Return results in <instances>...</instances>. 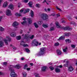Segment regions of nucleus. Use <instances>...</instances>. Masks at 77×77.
Returning a JSON list of instances; mask_svg holds the SVG:
<instances>
[{
	"label": "nucleus",
	"instance_id": "412c9836",
	"mask_svg": "<svg viewBox=\"0 0 77 77\" xmlns=\"http://www.w3.org/2000/svg\"><path fill=\"white\" fill-rule=\"evenodd\" d=\"M43 27H44V28H47L48 27V24H43L42 25Z\"/></svg>",
	"mask_w": 77,
	"mask_h": 77
},
{
	"label": "nucleus",
	"instance_id": "5fc2aeb1",
	"mask_svg": "<svg viewBox=\"0 0 77 77\" xmlns=\"http://www.w3.org/2000/svg\"><path fill=\"white\" fill-rule=\"evenodd\" d=\"M36 77H40V76H39V74H38L37 75H35Z\"/></svg>",
	"mask_w": 77,
	"mask_h": 77
},
{
	"label": "nucleus",
	"instance_id": "423d86ee",
	"mask_svg": "<svg viewBox=\"0 0 77 77\" xmlns=\"http://www.w3.org/2000/svg\"><path fill=\"white\" fill-rule=\"evenodd\" d=\"M18 23L17 21H15L13 23V24L12 26H13V27H16V26H17L18 25Z\"/></svg>",
	"mask_w": 77,
	"mask_h": 77
},
{
	"label": "nucleus",
	"instance_id": "4be33fe9",
	"mask_svg": "<svg viewBox=\"0 0 77 77\" xmlns=\"http://www.w3.org/2000/svg\"><path fill=\"white\" fill-rule=\"evenodd\" d=\"M64 38H65V36L64 35L62 36L59 38L58 40H60V39H64Z\"/></svg>",
	"mask_w": 77,
	"mask_h": 77
},
{
	"label": "nucleus",
	"instance_id": "20e7f679",
	"mask_svg": "<svg viewBox=\"0 0 77 77\" xmlns=\"http://www.w3.org/2000/svg\"><path fill=\"white\" fill-rule=\"evenodd\" d=\"M45 48H42L40 49V51L39 52L38 54H37V56H41L44 54L45 53Z\"/></svg>",
	"mask_w": 77,
	"mask_h": 77
},
{
	"label": "nucleus",
	"instance_id": "2eb2a0df",
	"mask_svg": "<svg viewBox=\"0 0 77 77\" xmlns=\"http://www.w3.org/2000/svg\"><path fill=\"white\" fill-rule=\"evenodd\" d=\"M15 67L16 68V69H20V68H21V66H20V65L17 64L16 65Z\"/></svg>",
	"mask_w": 77,
	"mask_h": 77
},
{
	"label": "nucleus",
	"instance_id": "0eeeda50",
	"mask_svg": "<svg viewBox=\"0 0 77 77\" xmlns=\"http://www.w3.org/2000/svg\"><path fill=\"white\" fill-rule=\"evenodd\" d=\"M34 43L35 44V46H38V44L39 43V42L37 41V40L36 39L34 40V41H33Z\"/></svg>",
	"mask_w": 77,
	"mask_h": 77
},
{
	"label": "nucleus",
	"instance_id": "473e14b6",
	"mask_svg": "<svg viewBox=\"0 0 77 77\" xmlns=\"http://www.w3.org/2000/svg\"><path fill=\"white\" fill-rule=\"evenodd\" d=\"M50 31H52V30H54V28L53 27H51L50 28Z\"/></svg>",
	"mask_w": 77,
	"mask_h": 77
},
{
	"label": "nucleus",
	"instance_id": "ea45409f",
	"mask_svg": "<svg viewBox=\"0 0 77 77\" xmlns=\"http://www.w3.org/2000/svg\"><path fill=\"white\" fill-rule=\"evenodd\" d=\"M21 38V36H19L18 37H17L16 39H17V40H20V39Z\"/></svg>",
	"mask_w": 77,
	"mask_h": 77
},
{
	"label": "nucleus",
	"instance_id": "8fccbe9b",
	"mask_svg": "<svg viewBox=\"0 0 77 77\" xmlns=\"http://www.w3.org/2000/svg\"><path fill=\"white\" fill-rule=\"evenodd\" d=\"M24 3H27L29 2L28 0H24V1H23Z\"/></svg>",
	"mask_w": 77,
	"mask_h": 77
},
{
	"label": "nucleus",
	"instance_id": "ddd939ff",
	"mask_svg": "<svg viewBox=\"0 0 77 77\" xmlns=\"http://www.w3.org/2000/svg\"><path fill=\"white\" fill-rule=\"evenodd\" d=\"M4 46V42L2 41H0V47Z\"/></svg>",
	"mask_w": 77,
	"mask_h": 77
},
{
	"label": "nucleus",
	"instance_id": "37998d69",
	"mask_svg": "<svg viewBox=\"0 0 77 77\" xmlns=\"http://www.w3.org/2000/svg\"><path fill=\"white\" fill-rule=\"evenodd\" d=\"M31 45L32 46H36L35 43L33 42V41L31 43Z\"/></svg>",
	"mask_w": 77,
	"mask_h": 77
},
{
	"label": "nucleus",
	"instance_id": "9d476101",
	"mask_svg": "<svg viewBox=\"0 0 77 77\" xmlns=\"http://www.w3.org/2000/svg\"><path fill=\"white\" fill-rule=\"evenodd\" d=\"M8 8L11 9H14V5L12 4H11L9 5Z\"/></svg>",
	"mask_w": 77,
	"mask_h": 77
},
{
	"label": "nucleus",
	"instance_id": "79ce46f5",
	"mask_svg": "<svg viewBox=\"0 0 77 77\" xmlns=\"http://www.w3.org/2000/svg\"><path fill=\"white\" fill-rule=\"evenodd\" d=\"M27 23V21H24L23 22L21 23V24H23V25H24V24H26Z\"/></svg>",
	"mask_w": 77,
	"mask_h": 77
},
{
	"label": "nucleus",
	"instance_id": "c03bdc74",
	"mask_svg": "<svg viewBox=\"0 0 77 77\" xmlns=\"http://www.w3.org/2000/svg\"><path fill=\"white\" fill-rule=\"evenodd\" d=\"M23 46L24 47H28L29 45H27V44H24Z\"/></svg>",
	"mask_w": 77,
	"mask_h": 77
},
{
	"label": "nucleus",
	"instance_id": "e2e57ef3",
	"mask_svg": "<svg viewBox=\"0 0 77 77\" xmlns=\"http://www.w3.org/2000/svg\"><path fill=\"white\" fill-rule=\"evenodd\" d=\"M47 11H48L49 12V11H50V8H48Z\"/></svg>",
	"mask_w": 77,
	"mask_h": 77
},
{
	"label": "nucleus",
	"instance_id": "c85d7f7f",
	"mask_svg": "<svg viewBox=\"0 0 77 77\" xmlns=\"http://www.w3.org/2000/svg\"><path fill=\"white\" fill-rule=\"evenodd\" d=\"M27 67H28V66H27V64H26L25 65L24 67V69H27Z\"/></svg>",
	"mask_w": 77,
	"mask_h": 77
},
{
	"label": "nucleus",
	"instance_id": "f03ea898",
	"mask_svg": "<svg viewBox=\"0 0 77 77\" xmlns=\"http://www.w3.org/2000/svg\"><path fill=\"white\" fill-rule=\"evenodd\" d=\"M55 24L57 28H61L63 29L64 30H72V28H70L69 27H65L63 26H61L59 25V23L57 22H56Z\"/></svg>",
	"mask_w": 77,
	"mask_h": 77
},
{
	"label": "nucleus",
	"instance_id": "3c124183",
	"mask_svg": "<svg viewBox=\"0 0 77 77\" xmlns=\"http://www.w3.org/2000/svg\"><path fill=\"white\" fill-rule=\"evenodd\" d=\"M71 47H72L73 48H75V45H72Z\"/></svg>",
	"mask_w": 77,
	"mask_h": 77
},
{
	"label": "nucleus",
	"instance_id": "bb28decb",
	"mask_svg": "<svg viewBox=\"0 0 77 77\" xmlns=\"http://www.w3.org/2000/svg\"><path fill=\"white\" fill-rule=\"evenodd\" d=\"M35 6L37 8H40L41 6V5H40V4H37Z\"/></svg>",
	"mask_w": 77,
	"mask_h": 77
},
{
	"label": "nucleus",
	"instance_id": "052dcab7",
	"mask_svg": "<svg viewBox=\"0 0 77 77\" xmlns=\"http://www.w3.org/2000/svg\"><path fill=\"white\" fill-rule=\"evenodd\" d=\"M26 69L27 71H29V70H30V68H27Z\"/></svg>",
	"mask_w": 77,
	"mask_h": 77
},
{
	"label": "nucleus",
	"instance_id": "7c9ffc66",
	"mask_svg": "<svg viewBox=\"0 0 77 77\" xmlns=\"http://www.w3.org/2000/svg\"><path fill=\"white\" fill-rule=\"evenodd\" d=\"M38 24H41L42 23V21H38L37 22Z\"/></svg>",
	"mask_w": 77,
	"mask_h": 77
},
{
	"label": "nucleus",
	"instance_id": "cd10ccee",
	"mask_svg": "<svg viewBox=\"0 0 77 77\" xmlns=\"http://www.w3.org/2000/svg\"><path fill=\"white\" fill-rule=\"evenodd\" d=\"M5 30V29L3 28L2 27H0V31L1 32H3Z\"/></svg>",
	"mask_w": 77,
	"mask_h": 77
},
{
	"label": "nucleus",
	"instance_id": "39448f33",
	"mask_svg": "<svg viewBox=\"0 0 77 77\" xmlns=\"http://www.w3.org/2000/svg\"><path fill=\"white\" fill-rule=\"evenodd\" d=\"M6 15H8V16H10L11 15H12V14L11 13V11L8 9L7 10V11L6 12Z\"/></svg>",
	"mask_w": 77,
	"mask_h": 77
},
{
	"label": "nucleus",
	"instance_id": "a18cd8bd",
	"mask_svg": "<svg viewBox=\"0 0 77 77\" xmlns=\"http://www.w3.org/2000/svg\"><path fill=\"white\" fill-rule=\"evenodd\" d=\"M34 38V35H31V36L30 37V39H33V38Z\"/></svg>",
	"mask_w": 77,
	"mask_h": 77
},
{
	"label": "nucleus",
	"instance_id": "6e6552de",
	"mask_svg": "<svg viewBox=\"0 0 77 77\" xmlns=\"http://www.w3.org/2000/svg\"><path fill=\"white\" fill-rule=\"evenodd\" d=\"M68 71H73V68L71 66L69 67H68Z\"/></svg>",
	"mask_w": 77,
	"mask_h": 77
},
{
	"label": "nucleus",
	"instance_id": "4c0bfd02",
	"mask_svg": "<svg viewBox=\"0 0 77 77\" xmlns=\"http://www.w3.org/2000/svg\"><path fill=\"white\" fill-rule=\"evenodd\" d=\"M59 43L58 42L56 43H55L54 45L55 46H59Z\"/></svg>",
	"mask_w": 77,
	"mask_h": 77
},
{
	"label": "nucleus",
	"instance_id": "7ed1b4c3",
	"mask_svg": "<svg viewBox=\"0 0 77 77\" xmlns=\"http://www.w3.org/2000/svg\"><path fill=\"white\" fill-rule=\"evenodd\" d=\"M41 18L43 20H47L48 18V15L45 13H42L40 15Z\"/></svg>",
	"mask_w": 77,
	"mask_h": 77
},
{
	"label": "nucleus",
	"instance_id": "774afa93",
	"mask_svg": "<svg viewBox=\"0 0 77 77\" xmlns=\"http://www.w3.org/2000/svg\"><path fill=\"white\" fill-rule=\"evenodd\" d=\"M20 34L23 33V31H20Z\"/></svg>",
	"mask_w": 77,
	"mask_h": 77
},
{
	"label": "nucleus",
	"instance_id": "aec40b11",
	"mask_svg": "<svg viewBox=\"0 0 77 77\" xmlns=\"http://www.w3.org/2000/svg\"><path fill=\"white\" fill-rule=\"evenodd\" d=\"M30 10L29 9L27 8L25 10V11H24V14H26V13H27V12H28Z\"/></svg>",
	"mask_w": 77,
	"mask_h": 77
},
{
	"label": "nucleus",
	"instance_id": "9b49d317",
	"mask_svg": "<svg viewBox=\"0 0 77 77\" xmlns=\"http://www.w3.org/2000/svg\"><path fill=\"white\" fill-rule=\"evenodd\" d=\"M8 6V2H5L4 3L3 7V8H6V6Z\"/></svg>",
	"mask_w": 77,
	"mask_h": 77
},
{
	"label": "nucleus",
	"instance_id": "0e129e2a",
	"mask_svg": "<svg viewBox=\"0 0 77 77\" xmlns=\"http://www.w3.org/2000/svg\"><path fill=\"white\" fill-rule=\"evenodd\" d=\"M13 49H14V50H16V48L14 47H13Z\"/></svg>",
	"mask_w": 77,
	"mask_h": 77
},
{
	"label": "nucleus",
	"instance_id": "c9c22d12",
	"mask_svg": "<svg viewBox=\"0 0 77 77\" xmlns=\"http://www.w3.org/2000/svg\"><path fill=\"white\" fill-rule=\"evenodd\" d=\"M26 51L27 53H30V50H29L28 48H26Z\"/></svg>",
	"mask_w": 77,
	"mask_h": 77
},
{
	"label": "nucleus",
	"instance_id": "338daca9",
	"mask_svg": "<svg viewBox=\"0 0 77 77\" xmlns=\"http://www.w3.org/2000/svg\"><path fill=\"white\" fill-rule=\"evenodd\" d=\"M45 2H46V0H44L43 2V3H45Z\"/></svg>",
	"mask_w": 77,
	"mask_h": 77
},
{
	"label": "nucleus",
	"instance_id": "a878e982",
	"mask_svg": "<svg viewBox=\"0 0 77 77\" xmlns=\"http://www.w3.org/2000/svg\"><path fill=\"white\" fill-rule=\"evenodd\" d=\"M15 15L16 16H18L19 17H20V16H21V14L20 13H17L15 14Z\"/></svg>",
	"mask_w": 77,
	"mask_h": 77
},
{
	"label": "nucleus",
	"instance_id": "58836bf2",
	"mask_svg": "<svg viewBox=\"0 0 77 77\" xmlns=\"http://www.w3.org/2000/svg\"><path fill=\"white\" fill-rule=\"evenodd\" d=\"M67 50H68V48H66L65 49H63V51L64 52H66Z\"/></svg>",
	"mask_w": 77,
	"mask_h": 77
},
{
	"label": "nucleus",
	"instance_id": "680f3d73",
	"mask_svg": "<svg viewBox=\"0 0 77 77\" xmlns=\"http://www.w3.org/2000/svg\"><path fill=\"white\" fill-rule=\"evenodd\" d=\"M3 17H2V16H1L0 17V21H1V20H2V18Z\"/></svg>",
	"mask_w": 77,
	"mask_h": 77
},
{
	"label": "nucleus",
	"instance_id": "6ab92c4d",
	"mask_svg": "<svg viewBox=\"0 0 77 77\" xmlns=\"http://www.w3.org/2000/svg\"><path fill=\"white\" fill-rule=\"evenodd\" d=\"M4 42L6 44V45H8V40L6 39L5 38L4 39Z\"/></svg>",
	"mask_w": 77,
	"mask_h": 77
},
{
	"label": "nucleus",
	"instance_id": "5701e85b",
	"mask_svg": "<svg viewBox=\"0 0 77 77\" xmlns=\"http://www.w3.org/2000/svg\"><path fill=\"white\" fill-rule=\"evenodd\" d=\"M11 36L13 37H15L16 36V33H13L11 34Z\"/></svg>",
	"mask_w": 77,
	"mask_h": 77
},
{
	"label": "nucleus",
	"instance_id": "a19ab883",
	"mask_svg": "<svg viewBox=\"0 0 77 77\" xmlns=\"http://www.w3.org/2000/svg\"><path fill=\"white\" fill-rule=\"evenodd\" d=\"M49 68H50L51 70H54V68L52 66L49 67Z\"/></svg>",
	"mask_w": 77,
	"mask_h": 77
},
{
	"label": "nucleus",
	"instance_id": "69168bd1",
	"mask_svg": "<svg viewBox=\"0 0 77 77\" xmlns=\"http://www.w3.org/2000/svg\"><path fill=\"white\" fill-rule=\"evenodd\" d=\"M26 18L25 17H23V20H26Z\"/></svg>",
	"mask_w": 77,
	"mask_h": 77
},
{
	"label": "nucleus",
	"instance_id": "1a4fd4ad",
	"mask_svg": "<svg viewBox=\"0 0 77 77\" xmlns=\"http://www.w3.org/2000/svg\"><path fill=\"white\" fill-rule=\"evenodd\" d=\"M47 67L46 66H43L42 68V71L43 72L45 71V70H46V69H47Z\"/></svg>",
	"mask_w": 77,
	"mask_h": 77
},
{
	"label": "nucleus",
	"instance_id": "393cba45",
	"mask_svg": "<svg viewBox=\"0 0 77 77\" xmlns=\"http://www.w3.org/2000/svg\"><path fill=\"white\" fill-rule=\"evenodd\" d=\"M6 38L8 39V41L9 42L11 41V39L9 36H7L6 37Z\"/></svg>",
	"mask_w": 77,
	"mask_h": 77
},
{
	"label": "nucleus",
	"instance_id": "49530a36",
	"mask_svg": "<svg viewBox=\"0 0 77 77\" xmlns=\"http://www.w3.org/2000/svg\"><path fill=\"white\" fill-rule=\"evenodd\" d=\"M70 24H75V23L74 22H71L70 23Z\"/></svg>",
	"mask_w": 77,
	"mask_h": 77
},
{
	"label": "nucleus",
	"instance_id": "de8ad7c7",
	"mask_svg": "<svg viewBox=\"0 0 77 77\" xmlns=\"http://www.w3.org/2000/svg\"><path fill=\"white\" fill-rule=\"evenodd\" d=\"M3 65H6L8 64V63L6 62H4L3 63Z\"/></svg>",
	"mask_w": 77,
	"mask_h": 77
},
{
	"label": "nucleus",
	"instance_id": "864d4df0",
	"mask_svg": "<svg viewBox=\"0 0 77 77\" xmlns=\"http://www.w3.org/2000/svg\"><path fill=\"white\" fill-rule=\"evenodd\" d=\"M61 21L62 23H65V20H63V19H61Z\"/></svg>",
	"mask_w": 77,
	"mask_h": 77
},
{
	"label": "nucleus",
	"instance_id": "72a5a7b5",
	"mask_svg": "<svg viewBox=\"0 0 77 77\" xmlns=\"http://www.w3.org/2000/svg\"><path fill=\"white\" fill-rule=\"evenodd\" d=\"M65 36H69L71 35V33H66L65 34Z\"/></svg>",
	"mask_w": 77,
	"mask_h": 77
},
{
	"label": "nucleus",
	"instance_id": "4d7b16f0",
	"mask_svg": "<svg viewBox=\"0 0 77 77\" xmlns=\"http://www.w3.org/2000/svg\"><path fill=\"white\" fill-rule=\"evenodd\" d=\"M57 67L58 68H59V67H60V68H62L63 66H62V65H60V66H58Z\"/></svg>",
	"mask_w": 77,
	"mask_h": 77
},
{
	"label": "nucleus",
	"instance_id": "e433bc0d",
	"mask_svg": "<svg viewBox=\"0 0 77 77\" xmlns=\"http://www.w3.org/2000/svg\"><path fill=\"white\" fill-rule=\"evenodd\" d=\"M24 42L23 41H22L20 43V45L23 46L24 45Z\"/></svg>",
	"mask_w": 77,
	"mask_h": 77
},
{
	"label": "nucleus",
	"instance_id": "603ef678",
	"mask_svg": "<svg viewBox=\"0 0 77 77\" xmlns=\"http://www.w3.org/2000/svg\"><path fill=\"white\" fill-rule=\"evenodd\" d=\"M56 8H57V9H58L59 11H61V9H60V8L57 7V6L56 7Z\"/></svg>",
	"mask_w": 77,
	"mask_h": 77
},
{
	"label": "nucleus",
	"instance_id": "f8f14e48",
	"mask_svg": "<svg viewBox=\"0 0 77 77\" xmlns=\"http://www.w3.org/2000/svg\"><path fill=\"white\" fill-rule=\"evenodd\" d=\"M57 53L58 55H60L62 53L61 51L59 50H57Z\"/></svg>",
	"mask_w": 77,
	"mask_h": 77
},
{
	"label": "nucleus",
	"instance_id": "f257e3e1",
	"mask_svg": "<svg viewBox=\"0 0 77 77\" xmlns=\"http://www.w3.org/2000/svg\"><path fill=\"white\" fill-rule=\"evenodd\" d=\"M14 66L13 65H10L9 67V71H11V73L10 74L11 76L12 77H17V75L15 74L14 68Z\"/></svg>",
	"mask_w": 77,
	"mask_h": 77
},
{
	"label": "nucleus",
	"instance_id": "f3484780",
	"mask_svg": "<svg viewBox=\"0 0 77 77\" xmlns=\"http://www.w3.org/2000/svg\"><path fill=\"white\" fill-rule=\"evenodd\" d=\"M28 4L29 6L30 7V8H32V5H33V2H30Z\"/></svg>",
	"mask_w": 77,
	"mask_h": 77
},
{
	"label": "nucleus",
	"instance_id": "6e6d98bb",
	"mask_svg": "<svg viewBox=\"0 0 77 77\" xmlns=\"http://www.w3.org/2000/svg\"><path fill=\"white\" fill-rule=\"evenodd\" d=\"M64 66H68V63H67L66 64H64Z\"/></svg>",
	"mask_w": 77,
	"mask_h": 77
},
{
	"label": "nucleus",
	"instance_id": "b1692460",
	"mask_svg": "<svg viewBox=\"0 0 77 77\" xmlns=\"http://www.w3.org/2000/svg\"><path fill=\"white\" fill-rule=\"evenodd\" d=\"M30 15L32 17H33V16L34 15V14L33 13V11L32 10L31 11Z\"/></svg>",
	"mask_w": 77,
	"mask_h": 77
},
{
	"label": "nucleus",
	"instance_id": "09e8293b",
	"mask_svg": "<svg viewBox=\"0 0 77 77\" xmlns=\"http://www.w3.org/2000/svg\"><path fill=\"white\" fill-rule=\"evenodd\" d=\"M23 11H24V10L23 9H21V10H20V13H23Z\"/></svg>",
	"mask_w": 77,
	"mask_h": 77
},
{
	"label": "nucleus",
	"instance_id": "c756f323",
	"mask_svg": "<svg viewBox=\"0 0 77 77\" xmlns=\"http://www.w3.org/2000/svg\"><path fill=\"white\" fill-rule=\"evenodd\" d=\"M25 36H26L25 38L27 39V41H29V37L28 36H27L26 35H25Z\"/></svg>",
	"mask_w": 77,
	"mask_h": 77
},
{
	"label": "nucleus",
	"instance_id": "2f4dec72",
	"mask_svg": "<svg viewBox=\"0 0 77 77\" xmlns=\"http://www.w3.org/2000/svg\"><path fill=\"white\" fill-rule=\"evenodd\" d=\"M23 75L24 77H26V72H23Z\"/></svg>",
	"mask_w": 77,
	"mask_h": 77
},
{
	"label": "nucleus",
	"instance_id": "4468645a",
	"mask_svg": "<svg viewBox=\"0 0 77 77\" xmlns=\"http://www.w3.org/2000/svg\"><path fill=\"white\" fill-rule=\"evenodd\" d=\"M27 20L28 22V23L29 24H31V23H32V19L30 18H28L27 19Z\"/></svg>",
	"mask_w": 77,
	"mask_h": 77
},
{
	"label": "nucleus",
	"instance_id": "13d9d810",
	"mask_svg": "<svg viewBox=\"0 0 77 77\" xmlns=\"http://www.w3.org/2000/svg\"><path fill=\"white\" fill-rule=\"evenodd\" d=\"M21 60H24V57H22L21 58Z\"/></svg>",
	"mask_w": 77,
	"mask_h": 77
},
{
	"label": "nucleus",
	"instance_id": "bf43d9fd",
	"mask_svg": "<svg viewBox=\"0 0 77 77\" xmlns=\"http://www.w3.org/2000/svg\"><path fill=\"white\" fill-rule=\"evenodd\" d=\"M3 40V38L0 37V41H2Z\"/></svg>",
	"mask_w": 77,
	"mask_h": 77
},
{
	"label": "nucleus",
	"instance_id": "a211bd4d",
	"mask_svg": "<svg viewBox=\"0 0 77 77\" xmlns=\"http://www.w3.org/2000/svg\"><path fill=\"white\" fill-rule=\"evenodd\" d=\"M55 71L56 72H60V70L58 68H56L55 69Z\"/></svg>",
	"mask_w": 77,
	"mask_h": 77
},
{
	"label": "nucleus",
	"instance_id": "dca6fc26",
	"mask_svg": "<svg viewBox=\"0 0 77 77\" xmlns=\"http://www.w3.org/2000/svg\"><path fill=\"white\" fill-rule=\"evenodd\" d=\"M67 44H69V43H71V41L70 39H68L65 40Z\"/></svg>",
	"mask_w": 77,
	"mask_h": 77
},
{
	"label": "nucleus",
	"instance_id": "f704fd0d",
	"mask_svg": "<svg viewBox=\"0 0 77 77\" xmlns=\"http://www.w3.org/2000/svg\"><path fill=\"white\" fill-rule=\"evenodd\" d=\"M34 25L36 28H38L39 27V26L36 23H34Z\"/></svg>",
	"mask_w": 77,
	"mask_h": 77
}]
</instances>
